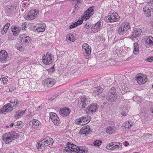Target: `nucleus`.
<instances>
[{
  "label": "nucleus",
  "instance_id": "nucleus-1",
  "mask_svg": "<svg viewBox=\"0 0 153 153\" xmlns=\"http://www.w3.org/2000/svg\"><path fill=\"white\" fill-rule=\"evenodd\" d=\"M93 7H90L87 9L84 12L83 15L81 16V19H79L75 22L77 23L76 25H77V26L82 23L83 20L84 19L87 20L91 16L93 15L94 13V10L92 8Z\"/></svg>",
  "mask_w": 153,
  "mask_h": 153
},
{
  "label": "nucleus",
  "instance_id": "nucleus-2",
  "mask_svg": "<svg viewBox=\"0 0 153 153\" xmlns=\"http://www.w3.org/2000/svg\"><path fill=\"white\" fill-rule=\"evenodd\" d=\"M118 97L116 89L114 87L109 89L106 95L107 100L111 102L116 101Z\"/></svg>",
  "mask_w": 153,
  "mask_h": 153
},
{
  "label": "nucleus",
  "instance_id": "nucleus-3",
  "mask_svg": "<svg viewBox=\"0 0 153 153\" xmlns=\"http://www.w3.org/2000/svg\"><path fill=\"white\" fill-rule=\"evenodd\" d=\"M131 29L129 24L127 22L123 23L119 27L118 29V32L121 35L125 34L127 32H128Z\"/></svg>",
  "mask_w": 153,
  "mask_h": 153
},
{
  "label": "nucleus",
  "instance_id": "nucleus-4",
  "mask_svg": "<svg viewBox=\"0 0 153 153\" xmlns=\"http://www.w3.org/2000/svg\"><path fill=\"white\" fill-rule=\"evenodd\" d=\"M119 19L120 16L118 14L116 13H114L110 15L106 16L104 20L106 22H113L118 21Z\"/></svg>",
  "mask_w": 153,
  "mask_h": 153
},
{
  "label": "nucleus",
  "instance_id": "nucleus-5",
  "mask_svg": "<svg viewBox=\"0 0 153 153\" xmlns=\"http://www.w3.org/2000/svg\"><path fill=\"white\" fill-rule=\"evenodd\" d=\"M90 100L85 96L81 97L80 100L79 102V106L80 108H86Z\"/></svg>",
  "mask_w": 153,
  "mask_h": 153
},
{
  "label": "nucleus",
  "instance_id": "nucleus-6",
  "mask_svg": "<svg viewBox=\"0 0 153 153\" xmlns=\"http://www.w3.org/2000/svg\"><path fill=\"white\" fill-rule=\"evenodd\" d=\"M77 149H78V146L72 143L68 142L65 148V150L66 152L70 153L74 152H77Z\"/></svg>",
  "mask_w": 153,
  "mask_h": 153
},
{
  "label": "nucleus",
  "instance_id": "nucleus-7",
  "mask_svg": "<svg viewBox=\"0 0 153 153\" xmlns=\"http://www.w3.org/2000/svg\"><path fill=\"white\" fill-rule=\"evenodd\" d=\"M53 55L50 53H47L46 55L42 57V62L44 64L48 65L50 64L53 62Z\"/></svg>",
  "mask_w": 153,
  "mask_h": 153
},
{
  "label": "nucleus",
  "instance_id": "nucleus-8",
  "mask_svg": "<svg viewBox=\"0 0 153 153\" xmlns=\"http://www.w3.org/2000/svg\"><path fill=\"white\" fill-rule=\"evenodd\" d=\"M116 129L114 123L110 121L109 123V126L106 129V132L109 134H112L115 132Z\"/></svg>",
  "mask_w": 153,
  "mask_h": 153
},
{
  "label": "nucleus",
  "instance_id": "nucleus-9",
  "mask_svg": "<svg viewBox=\"0 0 153 153\" xmlns=\"http://www.w3.org/2000/svg\"><path fill=\"white\" fill-rule=\"evenodd\" d=\"M46 27V25L44 23H38L33 27V29L35 32H42L44 31Z\"/></svg>",
  "mask_w": 153,
  "mask_h": 153
},
{
  "label": "nucleus",
  "instance_id": "nucleus-10",
  "mask_svg": "<svg viewBox=\"0 0 153 153\" xmlns=\"http://www.w3.org/2000/svg\"><path fill=\"white\" fill-rule=\"evenodd\" d=\"M49 118L52 120L55 125L57 126L59 124V119L56 113L53 112L50 113Z\"/></svg>",
  "mask_w": 153,
  "mask_h": 153
},
{
  "label": "nucleus",
  "instance_id": "nucleus-11",
  "mask_svg": "<svg viewBox=\"0 0 153 153\" xmlns=\"http://www.w3.org/2000/svg\"><path fill=\"white\" fill-rule=\"evenodd\" d=\"M19 136V134H14L12 136H7L6 134H3L2 140L5 142L6 143H9L12 141V140L15 139Z\"/></svg>",
  "mask_w": 153,
  "mask_h": 153
},
{
  "label": "nucleus",
  "instance_id": "nucleus-12",
  "mask_svg": "<svg viewBox=\"0 0 153 153\" xmlns=\"http://www.w3.org/2000/svg\"><path fill=\"white\" fill-rule=\"evenodd\" d=\"M79 123L80 125H84L88 123L90 121V118L88 116H84L81 117L80 118L77 120Z\"/></svg>",
  "mask_w": 153,
  "mask_h": 153
},
{
  "label": "nucleus",
  "instance_id": "nucleus-13",
  "mask_svg": "<svg viewBox=\"0 0 153 153\" xmlns=\"http://www.w3.org/2000/svg\"><path fill=\"white\" fill-rule=\"evenodd\" d=\"M38 13V12L36 10H31L27 16V19L28 20H32L34 19Z\"/></svg>",
  "mask_w": 153,
  "mask_h": 153
},
{
  "label": "nucleus",
  "instance_id": "nucleus-14",
  "mask_svg": "<svg viewBox=\"0 0 153 153\" xmlns=\"http://www.w3.org/2000/svg\"><path fill=\"white\" fill-rule=\"evenodd\" d=\"M55 80L52 78H48L46 79L45 82V85L48 87H52L55 83Z\"/></svg>",
  "mask_w": 153,
  "mask_h": 153
},
{
  "label": "nucleus",
  "instance_id": "nucleus-15",
  "mask_svg": "<svg viewBox=\"0 0 153 153\" xmlns=\"http://www.w3.org/2000/svg\"><path fill=\"white\" fill-rule=\"evenodd\" d=\"M137 80L139 84H144L147 81V78L145 76H138L137 77Z\"/></svg>",
  "mask_w": 153,
  "mask_h": 153
},
{
  "label": "nucleus",
  "instance_id": "nucleus-16",
  "mask_svg": "<svg viewBox=\"0 0 153 153\" xmlns=\"http://www.w3.org/2000/svg\"><path fill=\"white\" fill-rule=\"evenodd\" d=\"M70 111L68 108H65L60 109L59 111V113L62 116H67L69 115Z\"/></svg>",
  "mask_w": 153,
  "mask_h": 153
},
{
  "label": "nucleus",
  "instance_id": "nucleus-17",
  "mask_svg": "<svg viewBox=\"0 0 153 153\" xmlns=\"http://www.w3.org/2000/svg\"><path fill=\"white\" fill-rule=\"evenodd\" d=\"M87 108V111H88L89 112L93 113V112H95L98 108V106L97 104H93L89 106Z\"/></svg>",
  "mask_w": 153,
  "mask_h": 153
},
{
  "label": "nucleus",
  "instance_id": "nucleus-18",
  "mask_svg": "<svg viewBox=\"0 0 153 153\" xmlns=\"http://www.w3.org/2000/svg\"><path fill=\"white\" fill-rule=\"evenodd\" d=\"M103 89L102 88L97 85V87L94 88L93 90V93L95 96L100 95L103 91Z\"/></svg>",
  "mask_w": 153,
  "mask_h": 153
},
{
  "label": "nucleus",
  "instance_id": "nucleus-19",
  "mask_svg": "<svg viewBox=\"0 0 153 153\" xmlns=\"http://www.w3.org/2000/svg\"><path fill=\"white\" fill-rule=\"evenodd\" d=\"M142 31L139 28H136L132 32V38H136L140 36Z\"/></svg>",
  "mask_w": 153,
  "mask_h": 153
},
{
  "label": "nucleus",
  "instance_id": "nucleus-20",
  "mask_svg": "<svg viewBox=\"0 0 153 153\" xmlns=\"http://www.w3.org/2000/svg\"><path fill=\"white\" fill-rule=\"evenodd\" d=\"M11 29L13 35L15 36H16L20 33L21 28L19 27L13 26L11 27Z\"/></svg>",
  "mask_w": 153,
  "mask_h": 153
},
{
  "label": "nucleus",
  "instance_id": "nucleus-21",
  "mask_svg": "<svg viewBox=\"0 0 153 153\" xmlns=\"http://www.w3.org/2000/svg\"><path fill=\"white\" fill-rule=\"evenodd\" d=\"M90 131V128L89 126L83 127L80 130V134H89Z\"/></svg>",
  "mask_w": 153,
  "mask_h": 153
},
{
  "label": "nucleus",
  "instance_id": "nucleus-22",
  "mask_svg": "<svg viewBox=\"0 0 153 153\" xmlns=\"http://www.w3.org/2000/svg\"><path fill=\"white\" fill-rule=\"evenodd\" d=\"M7 53L4 50L0 51V60L2 61L5 60L7 57Z\"/></svg>",
  "mask_w": 153,
  "mask_h": 153
},
{
  "label": "nucleus",
  "instance_id": "nucleus-23",
  "mask_svg": "<svg viewBox=\"0 0 153 153\" xmlns=\"http://www.w3.org/2000/svg\"><path fill=\"white\" fill-rule=\"evenodd\" d=\"M148 47H151L153 45V37L149 36L145 41Z\"/></svg>",
  "mask_w": 153,
  "mask_h": 153
},
{
  "label": "nucleus",
  "instance_id": "nucleus-24",
  "mask_svg": "<svg viewBox=\"0 0 153 153\" xmlns=\"http://www.w3.org/2000/svg\"><path fill=\"white\" fill-rule=\"evenodd\" d=\"M88 149L85 146L78 147V149H77V152L79 153H86L88 151Z\"/></svg>",
  "mask_w": 153,
  "mask_h": 153
},
{
  "label": "nucleus",
  "instance_id": "nucleus-25",
  "mask_svg": "<svg viewBox=\"0 0 153 153\" xmlns=\"http://www.w3.org/2000/svg\"><path fill=\"white\" fill-rule=\"evenodd\" d=\"M93 80L90 79L85 80L81 82V84L85 86H89L93 83Z\"/></svg>",
  "mask_w": 153,
  "mask_h": 153
},
{
  "label": "nucleus",
  "instance_id": "nucleus-26",
  "mask_svg": "<svg viewBox=\"0 0 153 153\" xmlns=\"http://www.w3.org/2000/svg\"><path fill=\"white\" fill-rule=\"evenodd\" d=\"M43 141L46 142L47 144L49 145H52L53 142L52 138L49 137H46Z\"/></svg>",
  "mask_w": 153,
  "mask_h": 153
},
{
  "label": "nucleus",
  "instance_id": "nucleus-27",
  "mask_svg": "<svg viewBox=\"0 0 153 153\" xmlns=\"http://www.w3.org/2000/svg\"><path fill=\"white\" fill-rule=\"evenodd\" d=\"M83 51L85 58L86 59L89 58L91 51V49H88V50L87 49Z\"/></svg>",
  "mask_w": 153,
  "mask_h": 153
},
{
  "label": "nucleus",
  "instance_id": "nucleus-28",
  "mask_svg": "<svg viewBox=\"0 0 153 153\" xmlns=\"http://www.w3.org/2000/svg\"><path fill=\"white\" fill-rule=\"evenodd\" d=\"M134 49L133 50V53L134 54L137 55L139 52V46L138 43H135L134 44Z\"/></svg>",
  "mask_w": 153,
  "mask_h": 153
},
{
  "label": "nucleus",
  "instance_id": "nucleus-29",
  "mask_svg": "<svg viewBox=\"0 0 153 153\" xmlns=\"http://www.w3.org/2000/svg\"><path fill=\"white\" fill-rule=\"evenodd\" d=\"M145 15L148 17H149L151 15V12L150 10L148 8L143 9Z\"/></svg>",
  "mask_w": 153,
  "mask_h": 153
},
{
  "label": "nucleus",
  "instance_id": "nucleus-30",
  "mask_svg": "<svg viewBox=\"0 0 153 153\" xmlns=\"http://www.w3.org/2000/svg\"><path fill=\"white\" fill-rule=\"evenodd\" d=\"M10 103L13 104L12 105L15 107H17L18 104H19V101L16 99H12L10 101Z\"/></svg>",
  "mask_w": 153,
  "mask_h": 153
},
{
  "label": "nucleus",
  "instance_id": "nucleus-31",
  "mask_svg": "<svg viewBox=\"0 0 153 153\" xmlns=\"http://www.w3.org/2000/svg\"><path fill=\"white\" fill-rule=\"evenodd\" d=\"M25 110L22 111L21 110H19L16 112L15 117H19L22 116L25 113Z\"/></svg>",
  "mask_w": 153,
  "mask_h": 153
},
{
  "label": "nucleus",
  "instance_id": "nucleus-32",
  "mask_svg": "<svg viewBox=\"0 0 153 153\" xmlns=\"http://www.w3.org/2000/svg\"><path fill=\"white\" fill-rule=\"evenodd\" d=\"M129 122L128 121H126L125 122V124H123L122 126L123 128H125L126 130H125V131H127L128 129H129Z\"/></svg>",
  "mask_w": 153,
  "mask_h": 153
},
{
  "label": "nucleus",
  "instance_id": "nucleus-33",
  "mask_svg": "<svg viewBox=\"0 0 153 153\" xmlns=\"http://www.w3.org/2000/svg\"><path fill=\"white\" fill-rule=\"evenodd\" d=\"M116 143L115 142L110 143L106 146V148L108 150H111L114 144Z\"/></svg>",
  "mask_w": 153,
  "mask_h": 153
},
{
  "label": "nucleus",
  "instance_id": "nucleus-34",
  "mask_svg": "<svg viewBox=\"0 0 153 153\" xmlns=\"http://www.w3.org/2000/svg\"><path fill=\"white\" fill-rule=\"evenodd\" d=\"M67 39L70 41L74 42L75 41V39L74 38V36L73 34H69L66 38Z\"/></svg>",
  "mask_w": 153,
  "mask_h": 153
},
{
  "label": "nucleus",
  "instance_id": "nucleus-35",
  "mask_svg": "<svg viewBox=\"0 0 153 153\" xmlns=\"http://www.w3.org/2000/svg\"><path fill=\"white\" fill-rule=\"evenodd\" d=\"M26 36L24 34H21L19 36V40L20 42L23 43L25 40V38Z\"/></svg>",
  "mask_w": 153,
  "mask_h": 153
},
{
  "label": "nucleus",
  "instance_id": "nucleus-36",
  "mask_svg": "<svg viewBox=\"0 0 153 153\" xmlns=\"http://www.w3.org/2000/svg\"><path fill=\"white\" fill-rule=\"evenodd\" d=\"M83 50L91 49V47L87 43H84L82 45Z\"/></svg>",
  "mask_w": 153,
  "mask_h": 153
},
{
  "label": "nucleus",
  "instance_id": "nucleus-37",
  "mask_svg": "<svg viewBox=\"0 0 153 153\" xmlns=\"http://www.w3.org/2000/svg\"><path fill=\"white\" fill-rule=\"evenodd\" d=\"M32 123L36 126H39L40 123V122L38 120H33L32 121Z\"/></svg>",
  "mask_w": 153,
  "mask_h": 153
},
{
  "label": "nucleus",
  "instance_id": "nucleus-38",
  "mask_svg": "<svg viewBox=\"0 0 153 153\" xmlns=\"http://www.w3.org/2000/svg\"><path fill=\"white\" fill-rule=\"evenodd\" d=\"M102 143V141L100 140H96L94 142V145L97 146H100Z\"/></svg>",
  "mask_w": 153,
  "mask_h": 153
},
{
  "label": "nucleus",
  "instance_id": "nucleus-39",
  "mask_svg": "<svg viewBox=\"0 0 153 153\" xmlns=\"http://www.w3.org/2000/svg\"><path fill=\"white\" fill-rule=\"evenodd\" d=\"M31 41V39L30 37L28 36H26L25 38V39L23 43H28L30 42Z\"/></svg>",
  "mask_w": 153,
  "mask_h": 153
},
{
  "label": "nucleus",
  "instance_id": "nucleus-40",
  "mask_svg": "<svg viewBox=\"0 0 153 153\" xmlns=\"http://www.w3.org/2000/svg\"><path fill=\"white\" fill-rule=\"evenodd\" d=\"M12 11L13 10H12L11 8H8L6 10V13L8 16L10 15Z\"/></svg>",
  "mask_w": 153,
  "mask_h": 153
},
{
  "label": "nucleus",
  "instance_id": "nucleus-41",
  "mask_svg": "<svg viewBox=\"0 0 153 153\" xmlns=\"http://www.w3.org/2000/svg\"><path fill=\"white\" fill-rule=\"evenodd\" d=\"M10 24L9 23H7L4 26L3 29L5 30V31H7V29L9 28V27L10 26Z\"/></svg>",
  "mask_w": 153,
  "mask_h": 153
},
{
  "label": "nucleus",
  "instance_id": "nucleus-42",
  "mask_svg": "<svg viewBox=\"0 0 153 153\" xmlns=\"http://www.w3.org/2000/svg\"><path fill=\"white\" fill-rule=\"evenodd\" d=\"M0 79L3 82V84H6L7 82V79L6 78H1Z\"/></svg>",
  "mask_w": 153,
  "mask_h": 153
},
{
  "label": "nucleus",
  "instance_id": "nucleus-43",
  "mask_svg": "<svg viewBox=\"0 0 153 153\" xmlns=\"http://www.w3.org/2000/svg\"><path fill=\"white\" fill-rule=\"evenodd\" d=\"M22 122L21 121H18L15 123L14 126H19L22 124Z\"/></svg>",
  "mask_w": 153,
  "mask_h": 153
},
{
  "label": "nucleus",
  "instance_id": "nucleus-44",
  "mask_svg": "<svg viewBox=\"0 0 153 153\" xmlns=\"http://www.w3.org/2000/svg\"><path fill=\"white\" fill-rule=\"evenodd\" d=\"M70 1H72L73 4H79L81 1V0H70Z\"/></svg>",
  "mask_w": 153,
  "mask_h": 153
},
{
  "label": "nucleus",
  "instance_id": "nucleus-45",
  "mask_svg": "<svg viewBox=\"0 0 153 153\" xmlns=\"http://www.w3.org/2000/svg\"><path fill=\"white\" fill-rule=\"evenodd\" d=\"M76 23H74L73 25H71L69 27V29H71L75 27L76 26H77V25H76Z\"/></svg>",
  "mask_w": 153,
  "mask_h": 153
},
{
  "label": "nucleus",
  "instance_id": "nucleus-46",
  "mask_svg": "<svg viewBox=\"0 0 153 153\" xmlns=\"http://www.w3.org/2000/svg\"><path fill=\"white\" fill-rule=\"evenodd\" d=\"M119 146H118V145H117V144H114V146H113L112 147V148H111V150H113L116 149H119Z\"/></svg>",
  "mask_w": 153,
  "mask_h": 153
},
{
  "label": "nucleus",
  "instance_id": "nucleus-47",
  "mask_svg": "<svg viewBox=\"0 0 153 153\" xmlns=\"http://www.w3.org/2000/svg\"><path fill=\"white\" fill-rule=\"evenodd\" d=\"M27 23L25 22L22 23V30H23L24 29H25L26 28Z\"/></svg>",
  "mask_w": 153,
  "mask_h": 153
},
{
  "label": "nucleus",
  "instance_id": "nucleus-48",
  "mask_svg": "<svg viewBox=\"0 0 153 153\" xmlns=\"http://www.w3.org/2000/svg\"><path fill=\"white\" fill-rule=\"evenodd\" d=\"M100 26H101V22H98L95 24V27L96 28H99L100 27Z\"/></svg>",
  "mask_w": 153,
  "mask_h": 153
},
{
  "label": "nucleus",
  "instance_id": "nucleus-49",
  "mask_svg": "<svg viewBox=\"0 0 153 153\" xmlns=\"http://www.w3.org/2000/svg\"><path fill=\"white\" fill-rule=\"evenodd\" d=\"M146 61L148 62H152L153 61V57H151L146 59Z\"/></svg>",
  "mask_w": 153,
  "mask_h": 153
},
{
  "label": "nucleus",
  "instance_id": "nucleus-50",
  "mask_svg": "<svg viewBox=\"0 0 153 153\" xmlns=\"http://www.w3.org/2000/svg\"><path fill=\"white\" fill-rule=\"evenodd\" d=\"M56 97V95H54L51 97L49 99V100L51 102L53 101L54 99H55Z\"/></svg>",
  "mask_w": 153,
  "mask_h": 153
},
{
  "label": "nucleus",
  "instance_id": "nucleus-51",
  "mask_svg": "<svg viewBox=\"0 0 153 153\" xmlns=\"http://www.w3.org/2000/svg\"><path fill=\"white\" fill-rule=\"evenodd\" d=\"M93 82H93V83L92 84L93 85V84H94V85H99V82H98V81H93Z\"/></svg>",
  "mask_w": 153,
  "mask_h": 153
},
{
  "label": "nucleus",
  "instance_id": "nucleus-52",
  "mask_svg": "<svg viewBox=\"0 0 153 153\" xmlns=\"http://www.w3.org/2000/svg\"><path fill=\"white\" fill-rule=\"evenodd\" d=\"M42 146L41 145V142H39L37 143V147L38 149H39V148L41 147Z\"/></svg>",
  "mask_w": 153,
  "mask_h": 153
},
{
  "label": "nucleus",
  "instance_id": "nucleus-53",
  "mask_svg": "<svg viewBox=\"0 0 153 153\" xmlns=\"http://www.w3.org/2000/svg\"><path fill=\"white\" fill-rule=\"evenodd\" d=\"M43 140H44V139L42 140L41 142V145L42 146H44L47 144L46 142L43 141Z\"/></svg>",
  "mask_w": 153,
  "mask_h": 153
},
{
  "label": "nucleus",
  "instance_id": "nucleus-54",
  "mask_svg": "<svg viewBox=\"0 0 153 153\" xmlns=\"http://www.w3.org/2000/svg\"><path fill=\"white\" fill-rule=\"evenodd\" d=\"M79 4H76L74 8H76V10H78L79 8V7L78 6Z\"/></svg>",
  "mask_w": 153,
  "mask_h": 153
},
{
  "label": "nucleus",
  "instance_id": "nucleus-55",
  "mask_svg": "<svg viewBox=\"0 0 153 153\" xmlns=\"http://www.w3.org/2000/svg\"><path fill=\"white\" fill-rule=\"evenodd\" d=\"M123 144L126 146H128L129 144V143H128V142L127 141H125L124 142Z\"/></svg>",
  "mask_w": 153,
  "mask_h": 153
},
{
  "label": "nucleus",
  "instance_id": "nucleus-56",
  "mask_svg": "<svg viewBox=\"0 0 153 153\" xmlns=\"http://www.w3.org/2000/svg\"><path fill=\"white\" fill-rule=\"evenodd\" d=\"M9 108V112H11L13 110V108L12 106L9 107H8Z\"/></svg>",
  "mask_w": 153,
  "mask_h": 153
},
{
  "label": "nucleus",
  "instance_id": "nucleus-57",
  "mask_svg": "<svg viewBox=\"0 0 153 153\" xmlns=\"http://www.w3.org/2000/svg\"><path fill=\"white\" fill-rule=\"evenodd\" d=\"M4 110H2V108L0 109V114H5V112H4Z\"/></svg>",
  "mask_w": 153,
  "mask_h": 153
},
{
  "label": "nucleus",
  "instance_id": "nucleus-58",
  "mask_svg": "<svg viewBox=\"0 0 153 153\" xmlns=\"http://www.w3.org/2000/svg\"><path fill=\"white\" fill-rule=\"evenodd\" d=\"M117 143H118L119 144V145H118V146H119V148L120 147L121 148V149H122V144L121 143H117Z\"/></svg>",
  "mask_w": 153,
  "mask_h": 153
},
{
  "label": "nucleus",
  "instance_id": "nucleus-59",
  "mask_svg": "<svg viewBox=\"0 0 153 153\" xmlns=\"http://www.w3.org/2000/svg\"><path fill=\"white\" fill-rule=\"evenodd\" d=\"M15 89V88L13 87H11L9 89L8 91L11 92L13 91H14Z\"/></svg>",
  "mask_w": 153,
  "mask_h": 153
},
{
  "label": "nucleus",
  "instance_id": "nucleus-60",
  "mask_svg": "<svg viewBox=\"0 0 153 153\" xmlns=\"http://www.w3.org/2000/svg\"><path fill=\"white\" fill-rule=\"evenodd\" d=\"M6 31H5L3 29L1 31V33L2 34H4V33H6Z\"/></svg>",
  "mask_w": 153,
  "mask_h": 153
},
{
  "label": "nucleus",
  "instance_id": "nucleus-61",
  "mask_svg": "<svg viewBox=\"0 0 153 153\" xmlns=\"http://www.w3.org/2000/svg\"><path fill=\"white\" fill-rule=\"evenodd\" d=\"M85 27L86 29H88L89 28V25L86 24L85 26Z\"/></svg>",
  "mask_w": 153,
  "mask_h": 153
},
{
  "label": "nucleus",
  "instance_id": "nucleus-62",
  "mask_svg": "<svg viewBox=\"0 0 153 153\" xmlns=\"http://www.w3.org/2000/svg\"><path fill=\"white\" fill-rule=\"evenodd\" d=\"M4 112H5V113L8 111H9V108H8L4 110Z\"/></svg>",
  "mask_w": 153,
  "mask_h": 153
},
{
  "label": "nucleus",
  "instance_id": "nucleus-63",
  "mask_svg": "<svg viewBox=\"0 0 153 153\" xmlns=\"http://www.w3.org/2000/svg\"><path fill=\"white\" fill-rule=\"evenodd\" d=\"M6 105L7 106V107L8 108L9 107L11 106L12 105L11 104H10L9 103H8Z\"/></svg>",
  "mask_w": 153,
  "mask_h": 153
},
{
  "label": "nucleus",
  "instance_id": "nucleus-64",
  "mask_svg": "<svg viewBox=\"0 0 153 153\" xmlns=\"http://www.w3.org/2000/svg\"><path fill=\"white\" fill-rule=\"evenodd\" d=\"M7 108V106L5 105H4L3 108H2V110H5Z\"/></svg>",
  "mask_w": 153,
  "mask_h": 153
}]
</instances>
